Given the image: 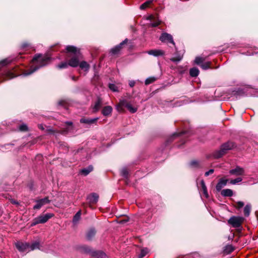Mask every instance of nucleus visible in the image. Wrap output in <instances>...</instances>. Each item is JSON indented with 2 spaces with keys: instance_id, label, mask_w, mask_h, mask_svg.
I'll return each mask as SVG.
<instances>
[{
  "instance_id": "4be33fe9",
  "label": "nucleus",
  "mask_w": 258,
  "mask_h": 258,
  "mask_svg": "<svg viewBox=\"0 0 258 258\" xmlns=\"http://www.w3.org/2000/svg\"><path fill=\"white\" fill-rule=\"evenodd\" d=\"M221 194L223 197H231L233 195V192L231 189L227 188L221 190Z\"/></svg>"
},
{
  "instance_id": "864d4df0",
  "label": "nucleus",
  "mask_w": 258,
  "mask_h": 258,
  "mask_svg": "<svg viewBox=\"0 0 258 258\" xmlns=\"http://www.w3.org/2000/svg\"><path fill=\"white\" fill-rule=\"evenodd\" d=\"M71 79H72V80L74 81H76L77 79V78L75 77V76H71Z\"/></svg>"
},
{
  "instance_id": "f704fd0d",
  "label": "nucleus",
  "mask_w": 258,
  "mask_h": 258,
  "mask_svg": "<svg viewBox=\"0 0 258 258\" xmlns=\"http://www.w3.org/2000/svg\"><path fill=\"white\" fill-rule=\"evenodd\" d=\"M205 59L204 57H200V56H197L196 57L195 59V63L198 65L201 66V64L204 62Z\"/></svg>"
},
{
  "instance_id": "6ab92c4d",
  "label": "nucleus",
  "mask_w": 258,
  "mask_h": 258,
  "mask_svg": "<svg viewBox=\"0 0 258 258\" xmlns=\"http://www.w3.org/2000/svg\"><path fill=\"white\" fill-rule=\"evenodd\" d=\"M112 111V108L110 106H106L103 108L102 113L104 116H106L110 115Z\"/></svg>"
},
{
  "instance_id": "f8f14e48",
  "label": "nucleus",
  "mask_w": 258,
  "mask_h": 258,
  "mask_svg": "<svg viewBox=\"0 0 258 258\" xmlns=\"http://www.w3.org/2000/svg\"><path fill=\"white\" fill-rule=\"evenodd\" d=\"M147 19L152 21L150 25L153 27H157L160 24V21L158 18L153 15L149 16Z\"/></svg>"
},
{
  "instance_id": "c03bdc74",
  "label": "nucleus",
  "mask_w": 258,
  "mask_h": 258,
  "mask_svg": "<svg viewBox=\"0 0 258 258\" xmlns=\"http://www.w3.org/2000/svg\"><path fill=\"white\" fill-rule=\"evenodd\" d=\"M27 126L25 124H23L19 126V130L21 131H26L27 130Z\"/></svg>"
},
{
  "instance_id": "aec40b11",
  "label": "nucleus",
  "mask_w": 258,
  "mask_h": 258,
  "mask_svg": "<svg viewBox=\"0 0 258 258\" xmlns=\"http://www.w3.org/2000/svg\"><path fill=\"white\" fill-rule=\"evenodd\" d=\"M93 166L92 165H89L87 168H84L81 169L80 173L84 176H86L93 170Z\"/></svg>"
},
{
  "instance_id": "393cba45",
  "label": "nucleus",
  "mask_w": 258,
  "mask_h": 258,
  "mask_svg": "<svg viewBox=\"0 0 258 258\" xmlns=\"http://www.w3.org/2000/svg\"><path fill=\"white\" fill-rule=\"evenodd\" d=\"M96 234V230L94 228H91L88 231L86 234L87 239L89 240H91Z\"/></svg>"
},
{
  "instance_id": "ea45409f",
  "label": "nucleus",
  "mask_w": 258,
  "mask_h": 258,
  "mask_svg": "<svg viewBox=\"0 0 258 258\" xmlns=\"http://www.w3.org/2000/svg\"><path fill=\"white\" fill-rule=\"evenodd\" d=\"M109 88L113 92H118V87L114 84H109Z\"/></svg>"
},
{
  "instance_id": "37998d69",
  "label": "nucleus",
  "mask_w": 258,
  "mask_h": 258,
  "mask_svg": "<svg viewBox=\"0 0 258 258\" xmlns=\"http://www.w3.org/2000/svg\"><path fill=\"white\" fill-rule=\"evenodd\" d=\"M11 62V60L8 59H4L3 60L1 61L0 62V64H2V66H5V65H7L9 63H10Z\"/></svg>"
},
{
  "instance_id": "7ed1b4c3",
  "label": "nucleus",
  "mask_w": 258,
  "mask_h": 258,
  "mask_svg": "<svg viewBox=\"0 0 258 258\" xmlns=\"http://www.w3.org/2000/svg\"><path fill=\"white\" fill-rule=\"evenodd\" d=\"M234 147V143L228 141L222 144L220 149L213 153V156L215 158H219L224 155L227 151L232 150Z\"/></svg>"
},
{
  "instance_id": "6e6d98bb",
  "label": "nucleus",
  "mask_w": 258,
  "mask_h": 258,
  "mask_svg": "<svg viewBox=\"0 0 258 258\" xmlns=\"http://www.w3.org/2000/svg\"><path fill=\"white\" fill-rule=\"evenodd\" d=\"M63 103V101H60L58 102V104L59 105H62Z\"/></svg>"
},
{
  "instance_id": "39448f33",
  "label": "nucleus",
  "mask_w": 258,
  "mask_h": 258,
  "mask_svg": "<svg viewBox=\"0 0 258 258\" xmlns=\"http://www.w3.org/2000/svg\"><path fill=\"white\" fill-rule=\"evenodd\" d=\"M244 221V218L240 216H232L228 220V223L234 228L241 227L242 223Z\"/></svg>"
},
{
  "instance_id": "680f3d73",
  "label": "nucleus",
  "mask_w": 258,
  "mask_h": 258,
  "mask_svg": "<svg viewBox=\"0 0 258 258\" xmlns=\"http://www.w3.org/2000/svg\"><path fill=\"white\" fill-rule=\"evenodd\" d=\"M253 95L254 96H258V95H255V94H253Z\"/></svg>"
},
{
  "instance_id": "7c9ffc66",
  "label": "nucleus",
  "mask_w": 258,
  "mask_h": 258,
  "mask_svg": "<svg viewBox=\"0 0 258 258\" xmlns=\"http://www.w3.org/2000/svg\"><path fill=\"white\" fill-rule=\"evenodd\" d=\"M211 64V61H207V62H203L200 67H201V68L203 69V70H207L210 68H211L210 67V66Z\"/></svg>"
},
{
  "instance_id": "2eb2a0df",
  "label": "nucleus",
  "mask_w": 258,
  "mask_h": 258,
  "mask_svg": "<svg viewBox=\"0 0 258 258\" xmlns=\"http://www.w3.org/2000/svg\"><path fill=\"white\" fill-rule=\"evenodd\" d=\"M148 54L154 56H159L164 55L165 52L163 50L160 49H152L147 51Z\"/></svg>"
},
{
  "instance_id": "5701e85b",
  "label": "nucleus",
  "mask_w": 258,
  "mask_h": 258,
  "mask_svg": "<svg viewBox=\"0 0 258 258\" xmlns=\"http://www.w3.org/2000/svg\"><path fill=\"white\" fill-rule=\"evenodd\" d=\"M64 130L63 131V132L68 133L73 130V122L72 121H66L64 123Z\"/></svg>"
},
{
  "instance_id": "4468645a",
  "label": "nucleus",
  "mask_w": 258,
  "mask_h": 258,
  "mask_svg": "<svg viewBox=\"0 0 258 258\" xmlns=\"http://www.w3.org/2000/svg\"><path fill=\"white\" fill-rule=\"evenodd\" d=\"M98 117L95 118H82L80 119V121L82 123H85L87 124H92L95 123L98 120Z\"/></svg>"
},
{
  "instance_id": "423d86ee",
  "label": "nucleus",
  "mask_w": 258,
  "mask_h": 258,
  "mask_svg": "<svg viewBox=\"0 0 258 258\" xmlns=\"http://www.w3.org/2000/svg\"><path fill=\"white\" fill-rule=\"evenodd\" d=\"M160 40L164 43H169L175 46L172 36L167 33H162L159 38Z\"/></svg>"
},
{
  "instance_id": "9b49d317",
  "label": "nucleus",
  "mask_w": 258,
  "mask_h": 258,
  "mask_svg": "<svg viewBox=\"0 0 258 258\" xmlns=\"http://www.w3.org/2000/svg\"><path fill=\"white\" fill-rule=\"evenodd\" d=\"M128 41L127 39H125L123 41H122L121 43H120L118 45L115 46V47L112 48L110 50V52L112 54H117L120 50L121 48V47L123 45L125 44Z\"/></svg>"
},
{
  "instance_id": "58836bf2",
  "label": "nucleus",
  "mask_w": 258,
  "mask_h": 258,
  "mask_svg": "<svg viewBox=\"0 0 258 258\" xmlns=\"http://www.w3.org/2000/svg\"><path fill=\"white\" fill-rule=\"evenodd\" d=\"M127 108L131 113H135L137 111V108L133 107L131 104L129 103L127 105Z\"/></svg>"
},
{
  "instance_id": "603ef678",
  "label": "nucleus",
  "mask_w": 258,
  "mask_h": 258,
  "mask_svg": "<svg viewBox=\"0 0 258 258\" xmlns=\"http://www.w3.org/2000/svg\"><path fill=\"white\" fill-rule=\"evenodd\" d=\"M28 46H29V45H28V43H23L22 44V48H25V47H27Z\"/></svg>"
},
{
  "instance_id": "473e14b6",
  "label": "nucleus",
  "mask_w": 258,
  "mask_h": 258,
  "mask_svg": "<svg viewBox=\"0 0 258 258\" xmlns=\"http://www.w3.org/2000/svg\"><path fill=\"white\" fill-rule=\"evenodd\" d=\"M182 59V55L181 54H176L174 57L170 58V60L175 62H178L180 61Z\"/></svg>"
},
{
  "instance_id": "1a4fd4ad",
  "label": "nucleus",
  "mask_w": 258,
  "mask_h": 258,
  "mask_svg": "<svg viewBox=\"0 0 258 258\" xmlns=\"http://www.w3.org/2000/svg\"><path fill=\"white\" fill-rule=\"evenodd\" d=\"M229 173L235 176L243 175L244 174V169L240 166H236L235 168L230 170Z\"/></svg>"
},
{
  "instance_id": "c85d7f7f",
  "label": "nucleus",
  "mask_w": 258,
  "mask_h": 258,
  "mask_svg": "<svg viewBox=\"0 0 258 258\" xmlns=\"http://www.w3.org/2000/svg\"><path fill=\"white\" fill-rule=\"evenodd\" d=\"M157 80V78L155 77H150L147 78L145 81V84L146 85H148Z\"/></svg>"
},
{
  "instance_id": "9d476101",
  "label": "nucleus",
  "mask_w": 258,
  "mask_h": 258,
  "mask_svg": "<svg viewBox=\"0 0 258 258\" xmlns=\"http://www.w3.org/2000/svg\"><path fill=\"white\" fill-rule=\"evenodd\" d=\"M99 195L95 192L92 193L88 196L87 200L90 204H95L98 202Z\"/></svg>"
},
{
  "instance_id": "0eeeda50",
  "label": "nucleus",
  "mask_w": 258,
  "mask_h": 258,
  "mask_svg": "<svg viewBox=\"0 0 258 258\" xmlns=\"http://www.w3.org/2000/svg\"><path fill=\"white\" fill-rule=\"evenodd\" d=\"M16 246L20 252H28L29 251V243L18 241L17 243H16Z\"/></svg>"
},
{
  "instance_id": "79ce46f5",
  "label": "nucleus",
  "mask_w": 258,
  "mask_h": 258,
  "mask_svg": "<svg viewBox=\"0 0 258 258\" xmlns=\"http://www.w3.org/2000/svg\"><path fill=\"white\" fill-rule=\"evenodd\" d=\"M121 174L123 177L127 179L128 174L127 170L126 168L122 169L121 172Z\"/></svg>"
},
{
  "instance_id": "5fc2aeb1",
  "label": "nucleus",
  "mask_w": 258,
  "mask_h": 258,
  "mask_svg": "<svg viewBox=\"0 0 258 258\" xmlns=\"http://www.w3.org/2000/svg\"><path fill=\"white\" fill-rule=\"evenodd\" d=\"M254 54V53L252 52V53H250L249 52H247L246 53V55H253Z\"/></svg>"
},
{
  "instance_id": "c756f323",
  "label": "nucleus",
  "mask_w": 258,
  "mask_h": 258,
  "mask_svg": "<svg viewBox=\"0 0 258 258\" xmlns=\"http://www.w3.org/2000/svg\"><path fill=\"white\" fill-rule=\"evenodd\" d=\"M201 186H202V188L203 189V191L204 195H205V196L206 198H208V191H207V187H206L205 183V182H204V181L203 180H202L201 181Z\"/></svg>"
},
{
  "instance_id": "8fccbe9b",
  "label": "nucleus",
  "mask_w": 258,
  "mask_h": 258,
  "mask_svg": "<svg viewBox=\"0 0 258 258\" xmlns=\"http://www.w3.org/2000/svg\"><path fill=\"white\" fill-rule=\"evenodd\" d=\"M135 85V82L134 81H131L129 82V85L131 87H133Z\"/></svg>"
},
{
  "instance_id": "cd10ccee",
  "label": "nucleus",
  "mask_w": 258,
  "mask_h": 258,
  "mask_svg": "<svg viewBox=\"0 0 258 258\" xmlns=\"http://www.w3.org/2000/svg\"><path fill=\"white\" fill-rule=\"evenodd\" d=\"M81 210L77 212L73 217V222L74 224H76L81 219Z\"/></svg>"
},
{
  "instance_id": "412c9836",
  "label": "nucleus",
  "mask_w": 258,
  "mask_h": 258,
  "mask_svg": "<svg viewBox=\"0 0 258 258\" xmlns=\"http://www.w3.org/2000/svg\"><path fill=\"white\" fill-rule=\"evenodd\" d=\"M29 251L35 250L36 249H40V243L39 241H34L31 244L29 243Z\"/></svg>"
},
{
  "instance_id": "dca6fc26",
  "label": "nucleus",
  "mask_w": 258,
  "mask_h": 258,
  "mask_svg": "<svg viewBox=\"0 0 258 258\" xmlns=\"http://www.w3.org/2000/svg\"><path fill=\"white\" fill-rule=\"evenodd\" d=\"M228 180L224 178H221L216 186V189L217 191H220L221 190L222 188L225 186L228 182Z\"/></svg>"
},
{
  "instance_id": "bb28decb",
  "label": "nucleus",
  "mask_w": 258,
  "mask_h": 258,
  "mask_svg": "<svg viewBox=\"0 0 258 258\" xmlns=\"http://www.w3.org/2000/svg\"><path fill=\"white\" fill-rule=\"evenodd\" d=\"M251 209V206L250 204H247L244 208V214L246 217H248L250 215Z\"/></svg>"
},
{
  "instance_id": "13d9d810",
  "label": "nucleus",
  "mask_w": 258,
  "mask_h": 258,
  "mask_svg": "<svg viewBox=\"0 0 258 258\" xmlns=\"http://www.w3.org/2000/svg\"><path fill=\"white\" fill-rule=\"evenodd\" d=\"M39 128H41V129H43V128L42 127V125H39Z\"/></svg>"
},
{
  "instance_id": "72a5a7b5",
  "label": "nucleus",
  "mask_w": 258,
  "mask_h": 258,
  "mask_svg": "<svg viewBox=\"0 0 258 258\" xmlns=\"http://www.w3.org/2000/svg\"><path fill=\"white\" fill-rule=\"evenodd\" d=\"M153 2V0H148L147 1H146V2H145L144 3H143V4H142L140 7V8L141 10H145L146 8H147L149 5H150L151 3H152Z\"/></svg>"
},
{
  "instance_id": "e433bc0d",
  "label": "nucleus",
  "mask_w": 258,
  "mask_h": 258,
  "mask_svg": "<svg viewBox=\"0 0 258 258\" xmlns=\"http://www.w3.org/2000/svg\"><path fill=\"white\" fill-rule=\"evenodd\" d=\"M234 247L232 245L228 244L225 246L224 251L225 252L230 253L234 250Z\"/></svg>"
},
{
  "instance_id": "f257e3e1",
  "label": "nucleus",
  "mask_w": 258,
  "mask_h": 258,
  "mask_svg": "<svg viewBox=\"0 0 258 258\" xmlns=\"http://www.w3.org/2000/svg\"><path fill=\"white\" fill-rule=\"evenodd\" d=\"M48 57L40 54H37L34 56L31 61L30 69L23 74L26 76L30 75L39 69L40 68L45 66L48 62Z\"/></svg>"
},
{
  "instance_id": "a211bd4d",
  "label": "nucleus",
  "mask_w": 258,
  "mask_h": 258,
  "mask_svg": "<svg viewBox=\"0 0 258 258\" xmlns=\"http://www.w3.org/2000/svg\"><path fill=\"white\" fill-rule=\"evenodd\" d=\"M47 198H45L43 199H41L37 202L36 204L34 206V209H40L44 204H46L48 202Z\"/></svg>"
},
{
  "instance_id": "c9c22d12",
  "label": "nucleus",
  "mask_w": 258,
  "mask_h": 258,
  "mask_svg": "<svg viewBox=\"0 0 258 258\" xmlns=\"http://www.w3.org/2000/svg\"><path fill=\"white\" fill-rule=\"evenodd\" d=\"M69 66V61H63L58 64L57 67L60 69L67 68Z\"/></svg>"
},
{
  "instance_id": "a878e982",
  "label": "nucleus",
  "mask_w": 258,
  "mask_h": 258,
  "mask_svg": "<svg viewBox=\"0 0 258 258\" xmlns=\"http://www.w3.org/2000/svg\"><path fill=\"white\" fill-rule=\"evenodd\" d=\"M199 70L197 68H192L189 70V75L192 77H196L199 74Z\"/></svg>"
},
{
  "instance_id": "2f4dec72",
  "label": "nucleus",
  "mask_w": 258,
  "mask_h": 258,
  "mask_svg": "<svg viewBox=\"0 0 258 258\" xmlns=\"http://www.w3.org/2000/svg\"><path fill=\"white\" fill-rule=\"evenodd\" d=\"M149 250L147 247L142 248L141 249V253L139 255V258H143L149 252Z\"/></svg>"
},
{
  "instance_id": "de8ad7c7",
  "label": "nucleus",
  "mask_w": 258,
  "mask_h": 258,
  "mask_svg": "<svg viewBox=\"0 0 258 258\" xmlns=\"http://www.w3.org/2000/svg\"><path fill=\"white\" fill-rule=\"evenodd\" d=\"M237 208H241L243 207L244 204L243 202L238 201L237 202Z\"/></svg>"
},
{
  "instance_id": "052dcab7",
  "label": "nucleus",
  "mask_w": 258,
  "mask_h": 258,
  "mask_svg": "<svg viewBox=\"0 0 258 258\" xmlns=\"http://www.w3.org/2000/svg\"><path fill=\"white\" fill-rule=\"evenodd\" d=\"M12 203L15 204H17V203L15 201H13Z\"/></svg>"
},
{
  "instance_id": "49530a36",
  "label": "nucleus",
  "mask_w": 258,
  "mask_h": 258,
  "mask_svg": "<svg viewBox=\"0 0 258 258\" xmlns=\"http://www.w3.org/2000/svg\"><path fill=\"white\" fill-rule=\"evenodd\" d=\"M214 172V170L213 169H211L209 171H208L205 172V176H208L210 174H211L213 173Z\"/></svg>"
},
{
  "instance_id": "f3484780",
  "label": "nucleus",
  "mask_w": 258,
  "mask_h": 258,
  "mask_svg": "<svg viewBox=\"0 0 258 258\" xmlns=\"http://www.w3.org/2000/svg\"><path fill=\"white\" fill-rule=\"evenodd\" d=\"M102 101L100 97H98L97 100L95 101L94 105L93 107L94 112L98 111L102 106Z\"/></svg>"
},
{
  "instance_id": "a19ab883",
  "label": "nucleus",
  "mask_w": 258,
  "mask_h": 258,
  "mask_svg": "<svg viewBox=\"0 0 258 258\" xmlns=\"http://www.w3.org/2000/svg\"><path fill=\"white\" fill-rule=\"evenodd\" d=\"M242 179L241 177H237L234 179H232L230 181V183L231 184H236L242 181Z\"/></svg>"
},
{
  "instance_id": "bf43d9fd",
  "label": "nucleus",
  "mask_w": 258,
  "mask_h": 258,
  "mask_svg": "<svg viewBox=\"0 0 258 258\" xmlns=\"http://www.w3.org/2000/svg\"><path fill=\"white\" fill-rule=\"evenodd\" d=\"M49 134H50V133L52 132V130L50 128L49 130Z\"/></svg>"
},
{
  "instance_id": "a18cd8bd",
  "label": "nucleus",
  "mask_w": 258,
  "mask_h": 258,
  "mask_svg": "<svg viewBox=\"0 0 258 258\" xmlns=\"http://www.w3.org/2000/svg\"><path fill=\"white\" fill-rule=\"evenodd\" d=\"M6 76H7V77H8L9 79H12V78H13L16 77L14 75V74L11 72H8L6 73Z\"/></svg>"
},
{
  "instance_id": "b1692460",
  "label": "nucleus",
  "mask_w": 258,
  "mask_h": 258,
  "mask_svg": "<svg viewBox=\"0 0 258 258\" xmlns=\"http://www.w3.org/2000/svg\"><path fill=\"white\" fill-rule=\"evenodd\" d=\"M79 66L82 70H83L85 72H88L90 69L89 64L85 61L79 62Z\"/></svg>"
},
{
  "instance_id": "ddd939ff",
  "label": "nucleus",
  "mask_w": 258,
  "mask_h": 258,
  "mask_svg": "<svg viewBox=\"0 0 258 258\" xmlns=\"http://www.w3.org/2000/svg\"><path fill=\"white\" fill-rule=\"evenodd\" d=\"M128 104L129 103L127 102L126 100H120L119 103L116 106V109L118 112H122L123 111V107H125L127 108V105H128Z\"/></svg>"
},
{
  "instance_id": "09e8293b",
  "label": "nucleus",
  "mask_w": 258,
  "mask_h": 258,
  "mask_svg": "<svg viewBox=\"0 0 258 258\" xmlns=\"http://www.w3.org/2000/svg\"><path fill=\"white\" fill-rule=\"evenodd\" d=\"M60 146H61V148H65V149L66 150H67L68 149V147L67 146V144L66 143H60Z\"/></svg>"
},
{
  "instance_id": "3c124183",
  "label": "nucleus",
  "mask_w": 258,
  "mask_h": 258,
  "mask_svg": "<svg viewBox=\"0 0 258 258\" xmlns=\"http://www.w3.org/2000/svg\"><path fill=\"white\" fill-rule=\"evenodd\" d=\"M185 133L184 132H181V133H175L173 135V137H176V136H180L181 134H184Z\"/></svg>"
},
{
  "instance_id": "4c0bfd02",
  "label": "nucleus",
  "mask_w": 258,
  "mask_h": 258,
  "mask_svg": "<svg viewBox=\"0 0 258 258\" xmlns=\"http://www.w3.org/2000/svg\"><path fill=\"white\" fill-rule=\"evenodd\" d=\"M189 165L192 168H198L199 167V162L197 160H192L189 162Z\"/></svg>"
},
{
  "instance_id": "6e6552de",
  "label": "nucleus",
  "mask_w": 258,
  "mask_h": 258,
  "mask_svg": "<svg viewBox=\"0 0 258 258\" xmlns=\"http://www.w3.org/2000/svg\"><path fill=\"white\" fill-rule=\"evenodd\" d=\"M48 220V214H46L44 216H40L34 219L31 224V226H34L39 223H44Z\"/></svg>"
},
{
  "instance_id": "4d7b16f0",
  "label": "nucleus",
  "mask_w": 258,
  "mask_h": 258,
  "mask_svg": "<svg viewBox=\"0 0 258 258\" xmlns=\"http://www.w3.org/2000/svg\"><path fill=\"white\" fill-rule=\"evenodd\" d=\"M53 216V214L49 213V218H50L51 217H52Z\"/></svg>"
},
{
  "instance_id": "20e7f679",
  "label": "nucleus",
  "mask_w": 258,
  "mask_h": 258,
  "mask_svg": "<svg viewBox=\"0 0 258 258\" xmlns=\"http://www.w3.org/2000/svg\"><path fill=\"white\" fill-rule=\"evenodd\" d=\"M82 250L85 253L91 255L92 258H108L106 254L103 252L93 251L88 246H83Z\"/></svg>"
},
{
  "instance_id": "f03ea898",
  "label": "nucleus",
  "mask_w": 258,
  "mask_h": 258,
  "mask_svg": "<svg viewBox=\"0 0 258 258\" xmlns=\"http://www.w3.org/2000/svg\"><path fill=\"white\" fill-rule=\"evenodd\" d=\"M68 52L72 53L73 56L69 60V66L76 68L79 66L80 59L81 58V53L80 49L73 45H68L66 47Z\"/></svg>"
}]
</instances>
